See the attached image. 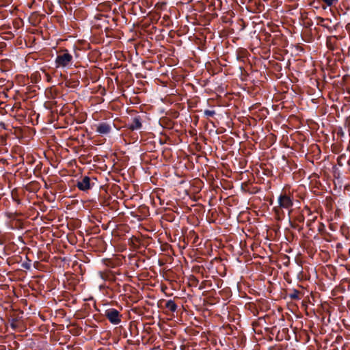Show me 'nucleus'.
I'll return each instance as SVG.
<instances>
[{
  "label": "nucleus",
  "instance_id": "nucleus-1",
  "mask_svg": "<svg viewBox=\"0 0 350 350\" xmlns=\"http://www.w3.org/2000/svg\"><path fill=\"white\" fill-rule=\"evenodd\" d=\"M72 63V55L66 50L59 53L56 59L55 64L57 67L65 68L69 66Z\"/></svg>",
  "mask_w": 350,
  "mask_h": 350
},
{
  "label": "nucleus",
  "instance_id": "nucleus-2",
  "mask_svg": "<svg viewBox=\"0 0 350 350\" xmlns=\"http://www.w3.org/2000/svg\"><path fill=\"white\" fill-rule=\"evenodd\" d=\"M279 207H275L274 210L277 214H279L281 208H288L293 206V202L286 193H281L278 198Z\"/></svg>",
  "mask_w": 350,
  "mask_h": 350
},
{
  "label": "nucleus",
  "instance_id": "nucleus-3",
  "mask_svg": "<svg viewBox=\"0 0 350 350\" xmlns=\"http://www.w3.org/2000/svg\"><path fill=\"white\" fill-rule=\"evenodd\" d=\"M105 316L113 325H118L121 322L122 315L114 308H109L105 310Z\"/></svg>",
  "mask_w": 350,
  "mask_h": 350
},
{
  "label": "nucleus",
  "instance_id": "nucleus-4",
  "mask_svg": "<svg viewBox=\"0 0 350 350\" xmlns=\"http://www.w3.org/2000/svg\"><path fill=\"white\" fill-rule=\"evenodd\" d=\"M128 128L131 131L139 130L142 128V118L139 116L134 117Z\"/></svg>",
  "mask_w": 350,
  "mask_h": 350
},
{
  "label": "nucleus",
  "instance_id": "nucleus-5",
  "mask_svg": "<svg viewBox=\"0 0 350 350\" xmlns=\"http://www.w3.org/2000/svg\"><path fill=\"white\" fill-rule=\"evenodd\" d=\"M77 187L81 191H86L90 189V179L88 176L83 177L81 180L78 181Z\"/></svg>",
  "mask_w": 350,
  "mask_h": 350
},
{
  "label": "nucleus",
  "instance_id": "nucleus-6",
  "mask_svg": "<svg viewBox=\"0 0 350 350\" xmlns=\"http://www.w3.org/2000/svg\"><path fill=\"white\" fill-rule=\"evenodd\" d=\"M111 131V126L106 122H103L97 126L96 131L100 134L109 133Z\"/></svg>",
  "mask_w": 350,
  "mask_h": 350
},
{
  "label": "nucleus",
  "instance_id": "nucleus-7",
  "mask_svg": "<svg viewBox=\"0 0 350 350\" xmlns=\"http://www.w3.org/2000/svg\"><path fill=\"white\" fill-rule=\"evenodd\" d=\"M165 308H167L171 312H175L177 309V305L172 300H168L165 303Z\"/></svg>",
  "mask_w": 350,
  "mask_h": 350
},
{
  "label": "nucleus",
  "instance_id": "nucleus-8",
  "mask_svg": "<svg viewBox=\"0 0 350 350\" xmlns=\"http://www.w3.org/2000/svg\"><path fill=\"white\" fill-rule=\"evenodd\" d=\"M299 295L300 292L299 291L293 290V292L290 293L288 296L291 299H299Z\"/></svg>",
  "mask_w": 350,
  "mask_h": 350
},
{
  "label": "nucleus",
  "instance_id": "nucleus-9",
  "mask_svg": "<svg viewBox=\"0 0 350 350\" xmlns=\"http://www.w3.org/2000/svg\"><path fill=\"white\" fill-rule=\"evenodd\" d=\"M327 6L335 5L338 3V0H321Z\"/></svg>",
  "mask_w": 350,
  "mask_h": 350
},
{
  "label": "nucleus",
  "instance_id": "nucleus-10",
  "mask_svg": "<svg viewBox=\"0 0 350 350\" xmlns=\"http://www.w3.org/2000/svg\"><path fill=\"white\" fill-rule=\"evenodd\" d=\"M325 18H323L321 17H318L317 18V24L320 25L324 27H328L327 25L323 23L325 22Z\"/></svg>",
  "mask_w": 350,
  "mask_h": 350
},
{
  "label": "nucleus",
  "instance_id": "nucleus-11",
  "mask_svg": "<svg viewBox=\"0 0 350 350\" xmlns=\"http://www.w3.org/2000/svg\"><path fill=\"white\" fill-rule=\"evenodd\" d=\"M204 114L208 117H213L215 114V111L207 109L204 111Z\"/></svg>",
  "mask_w": 350,
  "mask_h": 350
},
{
  "label": "nucleus",
  "instance_id": "nucleus-12",
  "mask_svg": "<svg viewBox=\"0 0 350 350\" xmlns=\"http://www.w3.org/2000/svg\"><path fill=\"white\" fill-rule=\"evenodd\" d=\"M46 77H47V80H48V81H49V80H50V78H51V77H50V76H49V75H46Z\"/></svg>",
  "mask_w": 350,
  "mask_h": 350
},
{
  "label": "nucleus",
  "instance_id": "nucleus-13",
  "mask_svg": "<svg viewBox=\"0 0 350 350\" xmlns=\"http://www.w3.org/2000/svg\"><path fill=\"white\" fill-rule=\"evenodd\" d=\"M348 254H349V256H350V248L349 249Z\"/></svg>",
  "mask_w": 350,
  "mask_h": 350
}]
</instances>
